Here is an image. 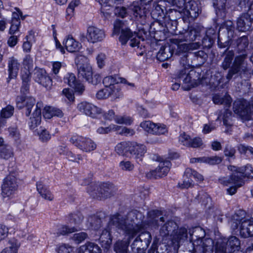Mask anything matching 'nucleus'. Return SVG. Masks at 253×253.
<instances>
[{"mask_svg":"<svg viewBox=\"0 0 253 253\" xmlns=\"http://www.w3.org/2000/svg\"><path fill=\"white\" fill-rule=\"evenodd\" d=\"M19 246L18 241L15 239H12L9 241L8 246L3 249L0 253H17Z\"/></svg>","mask_w":253,"mask_h":253,"instance_id":"ea45409f","label":"nucleus"},{"mask_svg":"<svg viewBox=\"0 0 253 253\" xmlns=\"http://www.w3.org/2000/svg\"><path fill=\"white\" fill-rule=\"evenodd\" d=\"M238 46L243 49L248 45V38L246 36H243L239 38L237 41Z\"/></svg>","mask_w":253,"mask_h":253,"instance_id":"774afa93","label":"nucleus"},{"mask_svg":"<svg viewBox=\"0 0 253 253\" xmlns=\"http://www.w3.org/2000/svg\"><path fill=\"white\" fill-rule=\"evenodd\" d=\"M202 248H203V252L206 253L208 250L212 249L213 247V242L212 239L210 238H206L202 240Z\"/></svg>","mask_w":253,"mask_h":253,"instance_id":"5fc2aeb1","label":"nucleus"},{"mask_svg":"<svg viewBox=\"0 0 253 253\" xmlns=\"http://www.w3.org/2000/svg\"><path fill=\"white\" fill-rule=\"evenodd\" d=\"M13 156L12 148L0 137V159L8 160Z\"/></svg>","mask_w":253,"mask_h":253,"instance_id":"b1692460","label":"nucleus"},{"mask_svg":"<svg viewBox=\"0 0 253 253\" xmlns=\"http://www.w3.org/2000/svg\"><path fill=\"white\" fill-rule=\"evenodd\" d=\"M246 55L242 54L237 56L235 57L232 68L239 72H245L247 71V68L245 63Z\"/></svg>","mask_w":253,"mask_h":253,"instance_id":"cd10ccee","label":"nucleus"},{"mask_svg":"<svg viewBox=\"0 0 253 253\" xmlns=\"http://www.w3.org/2000/svg\"><path fill=\"white\" fill-rule=\"evenodd\" d=\"M35 99L32 96L24 95L18 96L16 99L17 107L19 109L26 108L25 114L26 116H29L31 113V109L35 105Z\"/></svg>","mask_w":253,"mask_h":253,"instance_id":"ddd939ff","label":"nucleus"},{"mask_svg":"<svg viewBox=\"0 0 253 253\" xmlns=\"http://www.w3.org/2000/svg\"><path fill=\"white\" fill-rule=\"evenodd\" d=\"M143 219L142 213L137 211H131L125 215L115 214L111 217L110 224H113L128 236L127 240L116 243L114 250L116 253H128L130 240L144 228Z\"/></svg>","mask_w":253,"mask_h":253,"instance_id":"f257e3e1","label":"nucleus"},{"mask_svg":"<svg viewBox=\"0 0 253 253\" xmlns=\"http://www.w3.org/2000/svg\"><path fill=\"white\" fill-rule=\"evenodd\" d=\"M8 79L15 78L18 73L21 65L18 60L14 57L8 58Z\"/></svg>","mask_w":253,"mask_h":253,"instance_id":"aec40b11","label":"nucleus"},{"mask_svg":"<svg viewBox=\"0 0 253 253\" xmlns=\"http://www.w3.org/2000/svg\"><path fill=\"white\" fill-rule=\"evenodd\" d=\"M103 83L105 87H113V89H118L114 86L115 84L119 83V81L116 76H111L106 77L103 79Z\"/></svg>","mask_w":253,"mask_h":253,"instance_id":"3c124183","label":"nucleus"},{"mask_svg":"<svg viewBox=\"0 0 253 253\" xmlns=\"http://www.w3.org/2000/svg\"><path fill=\"white\" fill-rule=\"evenodd\" d=\"M199 32L194 27L189 28L188 30L184 34L183 41L185 42H191L196 40L199 36Z\"/></svg>","mask_w":253,"mask_h":253,"instance_id":"79ce46f5","label":"nucleus"},{"mask_svg":"<svg viewBox=\"0 0 253 253\" xmlns=\"http://www.w3.org/2000/svg\"><path fill=\"white\" fill-rule=\"evenodd\" d=\"M130 145L129 154L136 159L141 160L147 151L146 146L135 142H131Z\"/></svg>","mask_w":253,"mask_h":253,"instance_id":"6ab92c4d","label":"nucleus"},{"mask_svg":"<svg viewBox=\"0 0 253 253\" xmlns=\"http://www.w3.org/2000/svg\"><path fill=\"white\" fill-rule=\"evenodd\" d=\"M18 188L17 179L13 175H7L3 180L1 185V195L4 200L12 198Z\"/></svg>","mask_w":253,"mask_h":253,"instance_id":"39448f33","label":"nucleus"},{"mask_svg":"<svg viewBox=\"0 0 253 253\" xmlns=\"http://www.w3.org/2000/svg\"><path fill=\"white\" fill-rule=\"evenodd\" d=\"M227 245L230 248L231 252L235 251L236 250L238 251L240 248V242L236 237L232 236L228 239Z\"/></svg>","mask_w":253,"mask_h":253,"instance_id":"8fccbe9b","label":"nucleus"},{"mask_svg":"<svg viewBox=\"0 0 253 253\" xmlns=\"http://www.w3.org/2000/svg\"><path fill=\"white\" fill-rule=\"evenodd\" d=\"M7 131L9 137L13 139L17 142L20 141L21 134L17 126H10L8 128Z\"/></svg>","mask_w":253,"mask_h":253,"instance_id":"49530a36","label":"nucleus"},{"mask_svg":"<svg viewBox=\"0 0 253 253\" xmlns=\"http://www.w3.org/2000/svg\"><path fill=\"white\" fill-rule=\"evenodd\" d=\"M172 236L173 243L177 244L179 246V243L185 241L187 238V229L185 228H180Z\"/></svg>","mask_w":253,"mask_h":253,"instance_id":"72a5a7b5","label":"nucleus"},{"mask_svg":"<svg viewBox=\"0 0 253 253\" xmlns=\"http://www.w3.org/2000/svg\"><path fill=\"white\" fill-rule=\"evenodd\" d=\"M99 241L103 247L108 249L112 242L110 231L107 229L103 230L100 236Z\"/></svg>","mask_w":253,"mask_h":253,"instance_id":"c9c22d12","label":"nucleus"},{"mask_svg":"<svg viewBox=\"0 0 253 253\" xmlns=\"http://www.w3.org/2000/svg\"><path fill=\"white\" fill-rule=\"evenodd\" d=\"M88 235L85 232H82L74 234L72 237L73 241L78 244H80L84 240L87 239Z\"/></svg>","mask_w":253,"mask_h":253,"instance_id":"bf43d9fd","label":"nucleus"},{"mask_svg":"<svg viewBox=\"0 0 253 253\" xmlns=\"http://www.w3.org/2000/svg\"><path fill=\"white\" fill-rule=\"evenodd\" d=\"M116 187L109 182L103 183L99 187L95 184L91 183L87 188L88 192L92 196L99 197L100 199L110 198L116 192Z\"/></svg>","mask_w":253,"mask_h":253,"instance_id":"7ed1b4c3","label":"nucleus"},{"mask_svg":"<svg viewBox=\"0 0 253 253\" xmlns=\"http://www.w3.org/2000/svg\"><path fill=\"white\" fill-rule=\"evenodd\" d=\"M195 74V72L191 70L189 72L188 69H183L180 71L176 75V79L182 80L185 84L183 88L185 90H190L192 87L197 85V82L196 79H192V76Z\"/></svg>","mask_w":253,"mask_h":253,"instance_id":"1a4fd4ad","label":"nucleus"},{"mask_svg":"<svg viewBox=\"0 0 253 253\" xmlns=\"http://www.w3.org/2000/svg\"><path fill=\"white\" fill-rule=\"evenodd\" d=\"M212 100L214 103L223 105L225 108H229L232 102L231 97L228 95H225L222 97L216 94L213 97Z\"/></svg>","mask_w":253,"mask_h":253,"instance_id":"e433bc0d","label":"nucleus"},{"mask_svg":"<svg viewBox=\"0 0 253 253\" xmlns=\"http://www.w3.org/2000/svg\"><path fill=\"white\" fill-rule=\"evenodd\" d=\"M56 232L54 234H56L57 236L64 235L67 234L72 233L77 231L78 230L75 227H69L66 225H59L56 227Z\"/></svg>","mask_w":253,"mask_h":253,"instance_id":"c03bdc74","label":"nucleus"},{"mask_svg":"<svg viewBox=\"0 0 253 253\" xmlns=\"http://www.w3.org/2000/svg\"><path fill=\"white\" fill-rule=\"evenodd\" d=\"M183 39H172L171 40L172 48L175 49V54L180 55L188 52V43H183Z\"/></svg>","mask_w":253,"mask_h":253,"instance_id":"5701e85b","label":"nucleus"},{"mask_svg":"<svg viewBox=\"0 0 253 253\" xmlns=\"http://www.w3.org/2000/svg\"><path fill=\"white\" fill-rule=\"evenodd\" d=\"M173 53V49L171 46L169 44H166L160 49L157 53V59L161 61H165L170 58Z\"/></svg>","mask_w":253,"mask_h":253,"instance_id":"393cba45","label":"nucleus"},{"mask_svg":"<svg viewBox=\"0 0 253 253\" xmlns=\"http://www.w3.org/2000/svg\"><path fill=\"white\" fill-rule=\"evenodd\" d=\"M192 138L188 134L185 133H182L180 134L179 136V142L180 144L189 147Z\"/></svg>","mask_w":253,"mask_h":253,"instance_id":"6e6d98bb","label":"nucleus"},{"mask_svg":"<svg viewBox=\"0 0 253 253\" xmlns=\"http://www.w3.org/2000/svg\"><path fill=\"white\" fill-rule=\"evenodd\" d=\"M57 253H71L73 248L68 244L59 245L56 249Z\"/></svg>","mask_w":253,"mask_h":253,"instance_id":"e2e57ef3","label":"nucleus"},{"mask_svg":"<svg viewBox=\"0 0 253 253\" xmlns=\"http://www.w3.org/2000/svg\"><path fill=\"white\" fill-rule=\"evenodd\" d=\"M130 144V141L121 142L115 146V152L119 155L127 157L129 154Z\"/></svg>","mask_w":253,"mask_h":253,"instance_id":"2f4dec72","label":"nucleus"},{"mask_svg":"<svg viewBox=\"0 0 253 253\" xmlns=\"http://www.w3.org/2000/svg\"><path fill=\"white\" fill-rule=\"evenodd\" d=\"M115 122L119 124L129 126L132 123L133 119L129 116H117L115 118Z\"/></svg>","mask_w":253,"mask_h":253,"instance_id":"603ef678","label":"nucleus"},{"mask_svg":"<svg viewBox=\"0 0 253 253\" xmlns=\"http://www.w3.org/2000/svg\"><path fill=\"white\" fill-rule=\"evenodd\" d=\"M43 114L44 118L48 119H49L54 116L61 118L64 115L61 110L59 108L51 106L45 107Z\"/></svg>","mask_w":253,"mask_h":253,"instance_id":"c756f323","label":"nucleus"},{"mask_svg":"<svg viewBox=\"0 0 253 253\" xmlns=\"http://www.w3.org/2000/svg\"><path fill=\"white\" fill-rule=\"evenodd\" d=\"M22 82L30 83L31 80L30 72L29 69H24L21 71V75Z\"/></svg>","mask_w":253,"mask_h":253,"instance_id":"338daca9","label":"nucleus"},{"mask_svg":"<svg viewBox=\"0 0 253 253\" xmlns=\"http://www.w3.org/2000/svg\"><path fill=\"white\" fill-rule=\"evenodd\" d=\"M234 56V53L233 51L231 50L227 52L221 65V66L224 70H227L229 68L233 60Z\"/></svg>","mask_w":253,"mask_h":253,"instance_id":"09e8293b","label":"nucleus"},{"mask_svg":"<svg viewBox=\"0 0 253 253\" xmlns=\"http://www.w3.org/2000/svg\"><path fill=\"white\" fill-rule=\"evenodd\" d=\"M161 215V212L159 211H149L148 213V224L150 226L157 227L159 220L162 222H164V218L160 216Z\"/></svg>","mask_w":253,"mask_h":253,"instance_id":"7c9ffc66","label":"nucleus"},{"mask_svg":"<svg viewBox=\"0 0 253 253\" xmlns=\"http://www.w3.org/2000/svg\"><path fill=\"white\" fill-rule=\"evenodd\" d=\"M230 169L233 171L229 176L222 177L219 178V183L225 186H232L233 184L237 186H242L244 183L243 177L240 168L230 166Z\"/></svg>","mask_w":253,"mask_h":253,"instance_id":"423d86ee","label":"nucleus"},{"mask_svg":"<svg viewBox=\"0 0 253 253\" xmlns=\"http://www.w3.org/2000/svg\"><path fill=\"white\" fill-rule=\"evenodd\" d=\"M177 225L172 221H168L160 229V234L162 237H166L169 235L171 231H174Z\"/></svg>","mask_w":253,"mask_h":253,"instance_id":"58836bf2","label":"nucleus"},{"mask_svg":"<svg viewBox=\"0 0 253 253\" xmlns=\"http://www.w3.org/2000/svg\"><path fill=\"white\" fill-rule=\"evenodd\" d=\"M35 81L42 86L50 89L52 85V81L45 70L42 69H37L35 73Z\"/></svg>","mask_w":253,"mask_h":253,"instance_id":"2eb2a0df","label":"nucleus"},{"mask_svg":"<svg viewBox=\"0 0 253 253\" xmlns=\"http://www.w3.org/2000/svg\"><path fill=\"white\" fill-rule=\"evenodd\" d=\"M203 145L202 139L200 137H194L191 139L189 147L194 148H200Z\"/></svg>","mask_w":253,"mask_h":253,"instance_id":"0e129e2a","label":"nucleus"},{"mask_svg":"<svg viewBox=\"0 0 253 253\" xmlns=\"http://www.w3.org/2000/svg\"><path fill=\"white\" fill-rule=\"evenodd\" d=\"M14 107L8 105L3 108L0 113V128L3 127L6 123V119L11 117L14 113Z\"/></svg>","mask_w":253,"mask_h":253,"instance_id":"c85d7f7f","label":"nucleus"},{"mask_svg":"<svg viewBox=\"0 0 253 253\" xmlns=\"http://www.w3.org/2000/svg\"><path fill=\"white\" fill-rule=\"evenodd\" d=\"M171 167L169 161L161 162L156 169L151 170L146 173V176L149 179H157L167 175Z\"/></svg>","mask_w":253,"mask_h":253,"instance_id":"9b49d317","label":"nucleus"},{"mask_svg":"<svg viewBox=\"0 0 253 253\" xmlns=\"http://www.w3.org/2000/svg\"><path fill=\"white\" fill-rule=\"evenodd\" d=\"M112 87H105V88L99 90L96 94V98L98 99H105L111 96L117 97L119 90L118 89H113Z\"/></svg>","mask_w":253,"mask_h":253,"instance_id":"a878e982","label":"nucleus"},{"mask_svg":"<svg viewBox=\"0 0 253 253\" xmlns=\"http://www.w3.org/2000/svg\"><path fill=\"white\" fill-rule=\"evenodd\" d=\"M127 27L126 26V22L117 20L114 22V30L113 32V35H118L120 31L122 32L123 30L125 29H126Z\"/></svg>","mask_w":253,"mask_h":253,"instance_id":"de8ad7c7","label":"nucleus"},{"mask_svg":"<svg viewBox=\"0 0 253 253\" xmlns=\"http://www.w3.org/2000/svg\"><path fill=\"white\" fill-rule=\"evenodd\" d=\"M241 235L244 238L253 236V218L241 221Z\"/></svg>","mask_w":253,"mask_h":253,"instance_id":"412c9836","label":"nucleus"},{"mask_svg":"<svg viewBox=\"0 0 253 253\" xmlns=\"http://www.w3.org/2000/svg\"><path fill=\"white\" fill-rule=\"evenodd\" d=\"M9 229L3 224H0V242L5 239L8 235Z\"/></svg>","mask_w":253,"mask_h":253,"instance_id":"69168bd1","label":"nucleus"},{"mask_svg":"<svg viewBox=\"0 0 253 253\" xmlns=\"http://www.w3.org/2000/svg\"><path fill=\"white\" fill-rule=\"evenodd\" d=\"M65 83L74 89L76 92L82 94L84 90V85L77 81L75 75L72 73L68 74L64 78Z\"/></svg>","mask_w":253,"mask_h":253,"instance_id":"f3484780","label":"nucleus"},{"mask_svg":"<svg viewBox=\"0 0 253 253\" xmlns=\"http://www.w3.org/2000/svg\"><path fill=\"white\" fill-rule=\"evenodd\" d=\"M138 242H144L146 247H148L151 242V236L149 232L142 233L139 237H137L132 244V248H134L136 243Z\"/></svg>","mask_w":253,"mask_h":253,"instance_id":"a19ab883","label":"nucleus"},{"mask_svg":"<svg viewBox=\"0 0 253 253\" xmlns=\"http://www.w3.org/2000/svg\"><path fill=\"white\" fill-rule=\"evenodd\" d=\"M140 126L148 133L156 135L166 134L168 131L165 125L161 124H155L150 121L142 122Z\"/></svg>","mask_w":253,"mask_h":253,"instance_id":"9d476101","label":"nucleus"},{"mask_svg":"<svg viewBox=\"0 0 253 253\" xmlns=\"http://www.w3.org/2000/svg\"><path fill=\"white\" fill-rule=\"evenodd\" d=\"M105 37V32L103 30L94 26L88 27L86 38L89 42L92 43L100 42Z\"/></svg>","mask_w":253,"mask_h":253,"instance_id":"4468645a","label":"nucleus"},{"mask_svg":"<svg viewBox=\"0 0 253 253\" xmlns=\"http://www.w3.org/2000/svg\"><path fill=\"white\" fill-rule=\"evenodd\" d=\"M78 5L76 2L72 1L68 5L66 9V18L69 20L74 15V8Z\"/></svg>","mask_w":253,"mask_h":253,"instance_id":"052dcab7","label":"nucleus"},{"mask_svg":"<svg viewBox=\"0 0 253 253\" xmlns=\"http://www.w3.org/2000/svg\"><path fill=\"white\" fill-rule=\"evenodd\" d=\"M63 43L67 50L70 52L78 51L82 47L81 43L70 35L65 39Z\"/></svg>","mask_w":253,"mask_h":253,"instance_id":"4be33fe9","label":"nucleus"},{"mask_svg":"<svg viewBox=\"0 0 253 253\" xmlns=\"http://www.w3.org/2000/svg\"><path fill=\"white\" fill-rule=\"evenodd\" d=\"M37 189L41 196L45 200L52 201L54 196L49 189L42 182L37 183Z\"/></svg>","mask_w":253,"mask_h":253,"instance_id":"473e14b6","label":"nucleus"},{"mask_svg":"<svg viewBox=\"0 0 253 253\" xmlns=\"http://www.w3.org/2000/svg\"><path fill=\"white\" fill-rule=\"evenodd\" d=\"M79 76L82 77L87 81L95 84L92 78V69L88 59L84 56L80 55L76 59Z\"/></svg>","mask_w":253,"mask_h":253,"instance_id":"20e7f679","label":"nucleus"},{"mask_svg":"<svg viewBox=\"0 0 253 253\" xmlns=\"http://www.w3.org/2000/svg\"><path fill=\"white\" fill-rule=\"evenodd\" d=\"M186 0H171L173 5L180 9L179 12L187 18H197L201 11L198 3L194 0H190L185 3Z\"/></svg>","mask_w":253,"mask_h":253,"instance_id":"f03ea898","label":"nucleus"},{"mask_svg":"<svg viewBox=\"0 0 253 253\" xmlns=\"http://www.w3.org/2000/svg\"><path fill=\"white\" fill-rule=\"evenodd\" d=\"M86 227L94 230H98L101 226V219L96 216H89L86 221Z\"/></svg>","mask_w":253,"mask_h":253,"instance_id":"4c0bfd02","label":"nucleus"},{"mask_svg":"<svg viewBox=\"0 0 253 253\" xmlns=\"http://www.w3.org/2000/svg\"><path fill=\"white\" fill-rule=\"evenodd\" d=\"M42 107V103L38 102L36 106L35 109L33 112L32 116L30 118L29 126L30 129H33L39 126L41 122V108Z\"/></svg>","mask_w":253,"mask_h":253,"instance_id":"a211bd4d","label":"nucleus"},{"mask_svg":"<svg viewBox=\"0 0 253 253\" xmlns=\"http://www.w3.org/2000/svg\"><path fill=\"white\" fill-rule=\"evenodd\" d=\"M71 142L82 151L89 153L96 148V143L90 138L82 136H73Z\"/></svg>","mask_w":253,"mask_h":253,"instance_id":"0eeeda50","label":"nucleus"},{"mask_svg":"<svg viewBox=\"0 0 253 253\" xmlns=\"http://www.w3.org/2000/svg\"><path fill=\"white\" fill-rule=\"evenodd\" d=\"M136 32H132L130 29L127 28L123 30L119 38L120 42L122 44H126L127 42L135 35Z\"/></svg>","mask_w":253,"mask_h":253,"instance_id":"37998d69","label":"nucleus"},{"mask_svg":"<svg viewBox=\"0 0 253 253\" xmlns=\"http://www.w3.org/2000/svg\"><path fill=\"white\" fill-rule=\"evenodd\" d=\"M129 10H131V13L137 20H144L146 16L147 10L144 7H141L138 5H133L130 8Z\"/></svg>","mask_w":253,"mask_h":253,"instance_id":"f704fd0d","label":"nucleus"},{"mask_svg":"<svg viewBox=\"0 0 253 253\" xmlns=\"http://www.w3.org/2000/svg\"><path fill=\"white\" fill-rule=\"evenodd\" d=\"M222 160L218 157H204V163L210 165H213L221 163Z\"/></svg>","mask_w":253,"mask_h":253,"instance_id":"680f3d73","label":"nucleus"},{"mask_svg":"<svg viewBox=\"0 0 253 253\" xmlns=\"http://www.w3.org/2000/svg\"><path fill=\"white\" fill-rule=\"evenodd\" d=\"M79 111L92 118H96L101 113V109L93 104L87 102H81L78 105Z\"/></svg>","mask_w":253,"mask_h":253,"instance_id":"f8f14e48","label":"nucleus"},{"mask_svg":"<svg viewBox=\"0 0 253 253\" xmlns=\"http://www.w3.org/2000/svg\"><path fill=\"white\" fill-rule=\"evenodd\" d=\"M68 218L70 223L78 226L80 225L82 223L84 217L80 212H77L76 213H70Z\"/></svg>","mask_w":253,"mask_h":253,"instance_id":"a18cd8bd","label":"nucleus"},{"mask_svg":"<svg viewBox=\"0 0 253 253\" xmlns=\"http://www.w3.org/2000/svg\"><path fill=\"white\" fill-rule=\"evenodd\" d=\"M39 139L44 142H47L51 138V135L49 132L44 128H40L38 132Z\"/></svg>","mask_w":253,"mask_h":253,"instance_id":"864d4df0","label":"nucleus"},{"mask_svg":"<svg viewBox=\"0 0 253 253\" xmlns=\"http://www.w3.org/2000/svg\"><path fill=\"white\" fill-rule=\"evenodd\" d=\"M101 250L96 244L87 242L79 249V253H101Z\"/></svg>","mask_w":253,"mask_h":253,"instance_id":"bb28decb","label":"nucleus"},{"mask_svg":"<svg viewBox=\"0 0 253 253\" xmlns=\"http://www.w3.org/2000/svg\"><path fill=\"white\" fill-rule=\"evenodd\" d=\"M253 18L249 13L243 14L237 21V28L239 31L246 32L250 29Z\"/></svg>","mask_w":253,"mask_h":253,"instance_id":"dca6fc26","label":"nucleus"},{"mask_svg":"<svg viewBox=\"0 0 253 253\" xmlns=\"http://www.w3.org/2000/svg\"><path fill=\"white\" fill-rule=\"evenodd\" d=\"M241 170L243 178L253 177V168L250 165L240 168Z\"/></svg>","mask_w":253,"mask_h":253,"instance_id":"4d7b16f0","label":"nucleus"},{"mask_svg":"<svg viewBox=\"0 0 253 253\" xmlns=\"http://www.w3.org/2000/svg\"><path fill=\"white\" fill-rule=\"evenodd\" d=\"M233 111L243 121L251 118L250 105L245 99L236 100L233 103Z\"/></svg>","mask_w":253,"mask_h":253,"instance_id":"6e6552de","label":"nucleus"},{"mask_svg":"<svg viewBox=\"0 0 253 253\" xmlns=\"http://www.w3.org/2000/svg\"><path fill=\"white\" fill-rule=\"evenodd\" d=\"M121 169L124 171H131L134 169V165L129 161H122L119 165Z\"/></svg>","mask_w":253,"mask_h":253,"instance_id":"13d9d810","label":"nucleus"}]
</instances>
